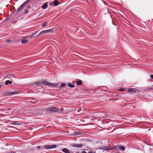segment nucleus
I'll return each instance as SVG.
<instances>
[{
	"mask_svg": "<svg viewBox=\"0 0 153 153\" xmlns=\"http://www.w3.org/2000/svg\"><path fill=\"white\" fill-rule=\"evenodd\" d=\"M37 36H38V35L36 33H35L32 34L31 35V36L33 37H35Z\"/></svg>",
	"mask_w": 153,
	"mask_h": 153,
	"instance_id": "5701e85b",
	"label": "nucleus"
},
{
	"mask_svg": "<svg viewBox=\"0 0 153 153\" xmlns=\"http://www.w3.org/2000/svg\"><path fill=\"white\" fill-rule=\"evenodd\" d=\"M46 111L48 113H53L58 112L59 111L58 108L55 107H49L46 108Z\"/></svg>",
	"mask_w": 153,
	"mask_h": 153,
	"instance_id": "f257e3e1",
	"label": "nucleus"
},
{
	"mask_svg": "<svg viewBox=\"0 0 153 153\" xmlns=\"http://www.w3.org/2000/svg\"><path fill=\"white\" fill-rule=\"evenodd\" d=\"M28 41L26 38H23L21 40V42L23 44H25Z\"/></svg>",
	"mask_w": 153,
	"mask_h": 153,
	"instance_id": "f8f14e48",
	"label": "nucleus"
},
{
	"mask_svg": "<svg viewBox=\"0 0 153 153\" xmlns=\"http://www.w3.org/2000/svg\"><path fill=\"white\" fill-rule=\"evenodd\" d=\"M118 91L121 92H124L125 90L123 88H120L118 90Z\"/></svg>",
	"mask_w": 153,
	"mask_h": 153,
	"instance_id": "b1692460",
	"label": "nucleus"
},
{
	"mask_svg": "<svg viewBox=\"0 0 153 153\" xmlns=\"http://www.w3.org/2000/svg\"><path fill=\"white\" fill-rule=\"evenodd\" d=\"M31 0H27L24 2L17 10L16 13H18L22 11L24 7L27 5L29 2L31 1Z\"/></svg>",
	"mask_w": 153,
	"mask_h": 153,
	"instance_id": "7ed1b4c3",
	"label": "nucleus"
},
{
	"mask_svg": "<svg viewBox=\"0 0 153 153\" xmlns=\"http://www.w3.org/2000/svg\"><path fill=\"white\" fill-rule=\"evenodd\" d=\"M10 153H15L14 152H13V151H11L10 152Z\"/></svg>",
	"mask_w": 153,
	"mask_h": 153,
	"instance_id": "c85d7f7f",
	"label": "nucleus"
},
{
	"mask_svg": "<svg viewBox=\"0 0 153 153\" xmlns=\"http://www.w3.org/2000/svg\"><path fill=\"white\" fill-rule=\"evenodd\" d=\"M54 31V29H49L47 30H43L38 34V35H40L42 34L43 35H46V34L49 33H52Z\"/></svg>",
	"mask_w": 153,
	"mask_h": 153,
	"instance_id": "20e7f679",
	"label": "nucleus"
},
{
	"mask_svg": "<svg viewBox=\"0 0 153 153\" xmlns=\"http://www.w3.org/2000/svg\"><path fill=\"white\" fill-rule=\"evenodd\" d=\"M48 3L46 2L44 4L42 7V8L43 9H46L48 7Z\"/></svg>",
	"mask_w": 153,
	"mask_h": 153,
	"instance_id": "1a4fd4ad",
	"label": "nucleus"
},
{
	"mask_svg": "<svg viewBox=\"0 0 153 153\" xmlns=\"http://www.w3.org/2000/svg\"><path fill=\"white\" fill-rule=\"evenodd\" d=\"M18 122L17 121H13L12 122L11 124L13 125H20L22 124L21 123H17ZM20 123V122H19Z\"/></svg>",
	"mask_w": 153,
	"mask_h": 153,
	"instance_id": "9d476101",
	"label": "nucleus"
},
{
	"mask_svg": "<svg viewBox=\"0 0 153 153\" xmlns=\"http://www.w3.org/2000/svg\"><path fill=\"white\" fill-rule=\"evenodd\" d=\"M117 147L122 151H124L125 149V147L123 146H117Z\"/></svg>",
	"mask_w": 153,
	"mask_h": 153,
	"instance_id": "ddd939ff",
	"label": "nucleus"
},
{
	"mask_svg": "<svg viewBox=\"0 0 153 153\" xmlns=\"http://www.w3.org/2000/svg\"><path fill=\"white\" fill-rule=\"evenodd\" d=\"M7 42H10V40H7Z\"/></svg>",
	"mask_w": 153,
	"mask_h": 153,
	"instance_id": "c756f323",
	"label": "nucleus"
},
{
	"mask_svg": "<svg viewBox=\"0 0 153 153\" xmlns=\"http://www.w3.org/2000/svg\"><path fill=\"white\" fill-rule=\"evenodd\" d=\"M66 84L65 83H62L60 85V88H61L63 87H64L65 86Z\"/></svg>",
	"mask_w": 153,
	"mask_h": 153,
	"instance_id": "aec40b11",
	"label": "nucleus"
},
{
	"mask_svg": "<svg viewBox=\"0 0 153 153\" xmlns=\"http://www.w3.org/2000/svg\"><path fill=\"white\" fill-rule=\"evenodd\" d=\"M57 145L56 144H53L52 145H46L44 147H42L40 146H38L37 147V148L39 149H50L53 148H55L57 147Z\"/></svg>",
	"mask_w": 153,
	"mask_h": 153,
	"instance_id": "f03ea898",
	"label": "nucleus"
},
{
	"mask_svg": "<svg viewBox=\"0 0 153 153\" xmlns=\"http://www.w3.org/2000/svg\"><path fill=\"white\" fill-rule=\"evenodd\" d=\"M12 83V82L10 80H7L5 82V84L6 85H8L9 84H11Z\"/></svg>",
	"mask_w": 153,
	"mask_h": 153,
	"instance_id": "dca6fc26",
	"label": "nucleus"
},
{
	"mask_svg": "<svg viewBox=\"0 0 153 153\" xmlns=\"http://www.w3.org/2000/svg\"><path fill=\"white\" fill-rule=\"evenodd\" d=\"M89 153H96L95 152L89 151Z\"/></svg>",
	"mask_w": 153,
	"mask_h": 153,
	"instance_id": "a878e982",
	"label": "nucleus"
},
{
	"mask_svg": "<svg viewBox=\"0 0 153 153\" xmlns=\"http://www.w3.org/2000/svg\"><path fill=\"white\" fill-rule=\"evenodd\" d=\"M116 10V9H115V10ZM115 14L116 13H117V12H116V11H115ZM117 13H118L117 12Z\"/></svg>",
	"mask_w": 153,
	"mask_h": 153,
	"instance_id": "473e14b6",
	"label": "nucleus"
},
{
	"mask_svg": "<svg viewBox=\"0 0 153 153\" xmlns=\"http://www.w3.org/2000/svg\"><path fill=\"white\" fill-rule=\"evenodd\" d=\"M76 153H79V152H77Z\"/></svg>",
	"mask_w": 153,
	"mask_h": 153,
	"instance_id": "f704fd0d",
	"label": "nucleus"
},
{
	"mask_svg": "<svg viewBox=\"0 0 153 153\" xmlns=\"http://www.w3.org/2000/svg\"><path fill=\"white\" fill-rule=\"evenodd\" d=\"M30 5H28V6H27V8H30Z\"/></svg>",
	"mask_w": 153,
	"mask_h": 153,
	"instance_id": "cd10ccee",
	"label": "nucleus"
},
{
	"mask_svg": "<svg viewBox=\"0 0 153 153\" xmlns=\"http://www.w3.org/2000/svg\"><path fill=\"white\" fill-rule=\"evenodd\" d=\"M76 85L78 86L81 85L82 84V81L80 80H78V81H76Z\"/></svg>",
	"mask_w": 153,
	"mask_h": 153,
	"instance_id": "9b49d317",
	"label": "nucleus"
},
{
	"mask_svg": "<svg viewBox=\"0 0 153 153\" xmlns=\"http://www.w3.org/2000/svg\"><path fill=\"white\" fill-rule=\"evenodd\" d=\"M68 85L69 87L71 88H73L74 87V86L73 83H71L69 82L68 84Z\"/></svg>",
	"mask_w": 153,
	"mask_h": 153,
	"instance_id": "4468645a",
	"label": "nucleus"
},
{
	"mask_svg": "<svg viewBox=\"0 0 153 153\" xmlns=\"http://www.w3.org/2000/svg\"><path fill=\"white\" fill-rule=\"evenodd\" d=\"M17 92L16 91H12V92H10L9 93V94L11 95H13L14 94H17Z\"/></svg>",
	"mask_w": 153,
	"mask_h": 153,
	"instance_id": "f3484780",
	"label": "nucleus"
},
{
	"mask_svg": "<svg viewBox=\"0 0 153 153\" xmlns=\"http://www.w3.org/2000/svg\"><path fill=\"white\" fill-rule=\"evenodd\" d=\"M71 153H74V152H71Z\"/></svg>",
	"mask_w": 153,
	"mask_h": 153,
	"instance_id": "c9c22d12",
	"label": "nucleus"
},
{
	"mask_svg": "<svg viewBox=\"0 0 153 153\" xmlns=\"http://www.w3.org/2000/svg\"><path fill=\"white\" fill-rule=\"evenodd\" d=\"M97 149L104 150L105 151H108L111 150V149L110 148V147L107 146H101L99 148H98Z\"/></svg>",
	"mask_w": 153,
	"mask_h": 153,
	"instance_id": "39448f33",
	"label": "nucleus"
},
{
	"mask_svg": "<svg viewBox=\"0 0 153 153\" xmlns=\"http://www.w3.org/2000/svg\"><path fill=\"white\" fill-rule=\"evenodd\" d=\"M28 10H27V9H26L25 10V13H28Z\"/></svg>",
	"mask_w": 153,
	"mask_h": 153,
	"instance_id": "393cba45",
	"label": "nucleus"
},
{
	"mask_svg": "<svg viewBox=\"0 0 153 153\" xmlns=\"http://www.w3.org/2000/svg\"><path fill=\"white\" fill-rule=\"evenodd\" d=\"M83 146V145L82 144H78L77 148H81L82 147V146Z\"/></svg>",
	"mask_w": 153,
	"mask_h": 153,
	"instance_id": "4be33fe9",
	"label": "nucleus"
},
{
	"mask_svg": "<svg viewBox=\"0 0 153 153\" xmlns=\"http://www.w3.org/2000/svg\"><path fill=\"white\" fill-rule=\"evenodd\" d=\"M35 85L36 86H40L41 85V83L40 82H36L35 83Z\"/></svg>",
	"mask_w": 153,
	"mask_h": 153,
	"instance_id": "a211bd4d",
	"label": "nucleus"
},
{
	"mask_svg": "<svg viewBox=\"0 0 153 153\" xmlns=\"http://www.w3.org/2000/svg\"><path fill=\"white\" fill-rule=\"evenodd\" d=\"M62 151L65 153H71L70 151L66 148L62 149Z\"/></svg>",
	"mask_w": 153,
	"mask_h": 153,
	"instance_id": "6e6552de",
	"label": "nucleus"
},
{
	"mask_svg": "<svg viewBox=\"0 0 153 153\" xmlns=\"http://www.w3.org/2000/svg\"><path fill=\"white\" fill-rule=\"evenodd\" d=\"M78 146V144H72V146L73 147H75L76 148H77V146Z\"/></svg>",
	"mask_w": 153,
	"mask_h": 153,
	"instance_id": "412c9836",
	"label": "nucleus"
},
{
	"mask_svg": "<svg viewBox=\"0 0 153 153\" xmlns=\"http://www.w3.org/2000/svg\"><path fill=\"white\" fill-rule=\"evenodd\" d=\"M47 24H48L47 22H45L44 23L42 24V26L43 27H45L47 25Z\"/></svg>",
	"mask_w": 153,
	"mask_h": 153,
	"instance_id": "6ab92c4d",
	"label": "nucleus"
},
{
	"mask_svg": "<svg viewBox=\"0 0 153 153\" xmlns=\"http://www.w3.org/2000/svg\"><path fill=\"white\" fill-rule=\"evenodd\" d=\"M2 86V85L1 84H0V88Z\"/></svg>",
	"mask_w": 153,
	"mask_h": 153,
	"instance_id": "7c9ffc66",
	"label": "nucleus"
},
{
	"mask_svg": "<svg viewBox=\"0 0 153 153\" xmlns=\"http://www.w3.org/2000/svg\"><path fill=\"white\" fill-rule=\"evenodd\" d=\"M59 1L56 0H54L53 1V4L54 6H57L58 5Z\"/></svg>",
	"mask_w": 153,
	"mask_h": 153,
	"instance_id": "2eb2a0df",
	"label": "nucleus"
},
{
	"mask_svg": "<svg viewBox=\"0 0 153 153\" xmlns=\"http://www.w3.org/2000/svg\"><path fill=\"white\" fill-rule=\"evenodd\" d=\"M8 76H12V75H9Z\"/></svg>",
	"mask_w": 153,
	"mask_h": 153,
	"instance_id": "72a5a7b5",
	"label": "nucleus"
},
{
	"mask_svg": "<svg viewBox=\"0 0 153 153\" xmlns=\"http://www.w3.org/2000/svg\"><path fill=\"white\" fill-rule=\"evenodd\" d=\"M112 22L113 25H115L114 24L113 22L112 21Z\"/></svg>",
	"mask_w": 153,
	"mask_h": 153,
	"instance_id": "2f4dec72",
	"label": "nucleus"
},
{
	"mask_svg": "<svg viewBox=\"0 0 153 153\" xmlns=\"http://www.w3.org/2000/svg\"><path fill=\"white\" fill-rule=\"evenodd\" d=\"M137 91V90L136 88H130L128 90V91L129 93H135V92H136Z\"/></svg>",
	"mask_w": 153,
	"mask_h": 153,
	"instance_id": "0eeeda50",
	"label": "nucleus"
},
{
	"mask_svg": "<svg viewBox=\"0 0 153 153\" xmlns=\"http://www.w3.org/2000/svg\"><path fill=\"white\" fill-rule=\"evenodd\" d=\"M42 83L46 86H53L55 87V85L54 84L50 83L46 81H43Z\"/></svg>",
	"mask_w": 153,
	"mask_h": 153,
	"instance_id": "423d86ee",
	"label": "nucleus"
},
{
	"mask_svg": "<svg viewBox=\"0 0 153 153\" xmlns=\"http://www.w3.org/2000/svg\"><path fill=\"white\" fill-rule=\"evenodd\" d=\"M150 77L151 78H152V79H153V75H152V74L150 75Z\"/></svg>",
	"mask_w": 153,
	"mask_h": 153,
	"instance_id": "bb28decb",
	"label": "nucleus"
}]
</instances>
